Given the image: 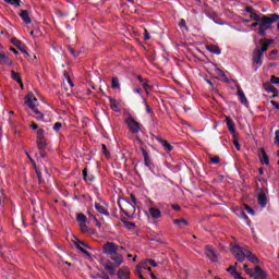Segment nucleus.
I'll use <instances>...</instances> for the list:
<instances>
[{
	"label": "nucleus",
	"mask_w": 279,
	"mask_h": 279,
	"mask_svg": "<svg viewBox=\"0 0 279 279\" xmlns=\"http://www.w3.org/2000/svg\"><path fill=\"white\" fill-rule=\"evenodd\" d=\"M277 21H279V15L276 13L264 15L259 24V36H265V34H267V29H271V26L274 23H277Z\"/></svg>",
	"instance_id": "nucleus-1"
},
{
	"label": "nucleus",
	"mask_w": 279,
	"mask_h": 279,
	"mask_svg": "<svg viewBox=\"0 0 279 279\" xmlns=\"http://www.w3.org/2000/svg\"><path fill=\"white\" fill-rule=\"evenodd\" d=\"M247 251V248H243L239 244L231 246V252L235 256L236 260H239V263H243V260H245Z\"/></svg>",
	"instance_id": "nucleus-2"
},
{
	"label": "nucleus",
	"mask_w": 279,
	"mask_h": 279,
	"mask_svg": "<svg viewBox=\"0 0 279 279\" xmlns=\"http://www.w3.org/2000/svg\"><path fill=\"white\" fill-rule=\"evenodd\" d=\"M125 123L130 132H132V134H138L141 132V124L136 120H134V118L132 117L126 118Z\"/></svg>",
	"instance_id": "nucleus-3"
},
{
	"label": "nucleus",
	"mask_w": 279,
	"mask_h": 279,
	"mask_svg": "<svg viewBox=\"0 0 279 279\" xmlns=\"http://www.w3.org/2000/svg\"><path fill=\"white\" fill-rule=\"evenodd\" d=\"M100 265L108 271L110 276H114L117 274V268L112 262L106 258H100Z\"/></svg>",
	"instance_id": "nucleus-4"
},
{
	"label": "nucleus",
	"mask_w": 279,
	"mask_h": 279,
	"mask_svg": "<svg viewBox=\"0 0 279 279\" xmlns=\"http://www.w3.org/2000/svg\"><path fill=\"white\" fill-rule=\"evenodd\" d=\"M253 64L256 69H260V66H263V52L260 49H255L253 51Z\"/></svg>",
	"instance_id": "nucleus-5"
},
{
	"label": "nucleus",
	"mask_w": 279,
	"mask_h": 279,
	"mask_svg": "<svg viewBox=\"0 0 279 279\" xmlns=\"http://www.w3.org/2000/svg\"><path fill=\"white\" fill-rule=\"evenodd\" d=\"M205 254L207 258H209V260H211L213 263H217V260H219V254L217 253V251H215V248H213V246H205Z\"/></svg>",
	"instance_id": "nucleus-6"
},
{
	"label": "nucleus",
	"mask_w": 279,
	"mask_h": 279,
	"mask_svg": "<svg viewBox=\"0 0 279 279\" xmlns=\"http://www.w3.org/2000/svg\"><path fill=\"white\" fill-rule=\"evenodd\" d=\"M25 105L28 106L29 109L36 110L38 106V99L34 97V94L28 93L25 97Z\"/></svg>",
	"instance_id": "nucleus-7"
},
{
	"label": "nucleus",
	"mask_w": 279,
	"mask_h": 279,
	"mask_svg": "<svg viewBox=\"0 0 279 279\" xmlns=\"http://www.w3.org/2000/svg\"><path fill=\"white\" fill-rule=\"evenodd\" d=\"M119 250V246L112 242H107L104 246H102V252L104 254H114L117 251Z\"/></svg>",
	"instance_id": "nucleus-8"
},
{
	"label": "nucleus",
	"mask_w": 279,
	"mask_h": 279,
	"mask_svg": "<svg viewBox=\"0 0 279 279\" xmlns=\"http://www.w3.org/2000/svg\"><path fill=\"white\" fill-rule=\"evenodd\" d=\"M140 151L144 156V166L148 169H151V157L149 156V153L145 149V147L141 146Z\"/></svg>",
	"instance_id": "nucleus-9"
},
{
	"label": "nucleus",
	"mask_w": 279,
	"mask_h": 279,
	"mask_svg": "<svg viewBox=\"0 0 279 279\" xmlns=\"http://www.w3.org/2000/svg\"><path fill=\"white\" fill-rule=\"evenodd\" d=\"M148 219H160L162 217V211L158 207H149Z\"/></svg>",
	"instance_id": "nucleus-10"
},
{
	"label": "nucleus",
	"mask_w": 279,
	"mask_h": 279,
	"mask_svg": "<svg viewBox=\"0 0 279 279\" xmlns=\"http://www.w3.org/2000/svg\"><path fill=\"white\" fill-rule=\"evenodd\" d=\"M251 278L265 279V278H267V276H265V271H263V268H260V266H256L255 270H253V272H251Z\"/></svg>",
	"instance_id": "nucleus-11"
},
{
	"label": "nucleus",
	"mask_w": 279,
	"mask_h": 279,
	"mask_svg": "<svg viewBox=\"0 0 279 279\" xmlns=\"http://www.w3.org/2000/svg\"><path fill=\"white\" fill-rule=\"evenodd\" d=\"M145 265H151V267H158V264L154 259H144L140 263V265L136 267L137 274H141V268L145 267Z\"/></svg>",
	"instance_id": "nucleus-12"
},
{
	"label": "nucleus",
	"mask_w": 279,
	"mask_h": 279,
	"mask_svg": "<svg viewBox=\"0 0 279 279\" xmlns=\"http://www.w3.org/2000/svg\"><path fill=\"white\" fill-rule=\"evenodd\" d=\"M238 96L240 97V104H242L243 106H250V101L247 100L245 93L243 92V89H241L240 86H238Z\"/></svg>",
	"instance_id": "nucleus-13"
},
{
	"label": "nucleus",
	"mask_w": 279,
	"mask_h": 279,
	"mask_svg": "<svg viewBox=\"0 0 279 279\" xmlns=\"http://www.w3.org/2000/svg\"><path fill=\"white\" fill-rule=\"evenodd\" d=\"M226 121H227V128L229 132H231L234 136V134H236V125L234 124L232 119H230V117H226Z\"/></svg>",
	"instance_id": "nucleus-14"
},
{
	"label": "nucleus",
	"mask_w": 279,
	"mask_h": 279,
	"mask_svg": "<svg viewBox=\"0 0 279 279\" xmlns=\"http://www.w3.org/2000/svg\"><path fill=\"white\" fill-rule=\"evenodd\" d=\"M95 208L97 211L100 213V215H105L106 217H110V211H108V208H106V206L99 204V203H95Z\"/></svg>",
	"instance_id": "nucleus-15"
},
{
	"label": "nucleus",
	"mask_w": 279,
	"mask_h": 279,
	"mask_svg": "<svg viewBox=\"0 0 279 279\" xmlns=\"http://www.w3.org/2000/svg\"><path fill=\"white\" fill-rule=\"evenodd\" d=\"M257 202L262 208L267 206V195H265V192H262L257 195Z\"/></svg>",
	"instance_id": "nucleus-16"
},
{
	"label": "nucleus",
	"mask_w": 279,
	"mask_h": 279,
	"mask_svg": "<svg viewBox=\"0 0 279 279\" xmlns=\"http://www.w3.org/2000/svg\"><path fill=\"white\" fill-rule=\"evenodd\" d=\"M259 160L262 165H269V156H267L265 148H260Z\"/></svg>",
	"instance_id": "nucleus-17"
},
{
	"label": "nucleus",
	"mask_w": 279,
	"mask_h": 279,
	"mask_svg": "<svg viewBox=\"0 0 279 279\" xmlns=\"http://www.w3.org/2000/svg\"><path fill=\"white\" fill-rule=\"evenodd\" d=\"M20 16H21L22 21H24V23H26V25H29V23H32V19L29 17V12L27 10H22L20 12Z\"/></svg>",
	"instance_id": "nucleus-18"
},
{
	"label": "nucleus",
	"mask_w": 279,
	"mask_h": 279,
	"mask_svg": "<svg viewBox=\"0 0 279 279\" xmlns=\"http://www.w3.org/2000/svg\"><path fill=\"white\" fill-rule=\"evenodd\" d=\"M263 17H260V15H258L255 11L253 13L250 14V19H244L243 23H252V21H262Z\"/></svg>",
	"instance_id": "nucleus-19"
},
{
	"label": "nucleus",
	"mask_w": 279,
	"mask_h": 279,
	"mask_svg": "<svg viewBox=\"0 0 279 279\" xmlns=\"http://www.w3.org/2000/svg\"><path fill=\"white\" fill-rule=\"evenodd\" d=\"M76 247L77 250H80V252H82L83 254H86V256H90V253L84 248V247L88 248V245L84 244V242L77 241Z\"/></svg>",
	"instance_id": "nucleus-20"
},
{
	"label": "nucleus",
	"mask_w": 279,
	"mask_h": 279,
	"mask_svg": "<svg viewBox=\"0 0 279 279\" xmlns=\"http://www.w3.org/2000/svg\"><path fill=\"white\" fill-rule=\"evenodd\" d=\"M0 64H8V66H12V60L5 53L0 52Z\"/></svg>",
	"instance_id": "nucleus-21"
},
{
	"label": "nucleus",
	"mask_w": 279,
	"mask_h": 279,
	"mask_svg": "<svg viewBox=\"0 0 279 279\" xmlns=\"http://www.w3.org/2000/svg\"><path fill=\"white\" fill-rule=\"evenodd\" d=\"M158 143H160V145H162V147L166 149V151H173V146H171V144H169V142H167L166 140L162 138H157Z\"/></svg>",
	"instance_id": "nucleus-22"
},
{
	"label": "nucleus",
	"mask_w": 279,
	"mask_h": 279,
	"mask_svg": "<svg viewBox=\"0 0 279 279\" xmlns=\"http://www.w3.org/2000/svg\"><path fill=\"white\" fill-rule=\"evenodd\" d=\"M207 50H208L210 53H215L216 56H221V48H219V46L209 45V46L207 47Z\"/></svg>",
	"instance_id": "nucleus-23"
},
{
	"label": "nucleus",
	"mask_w": 279,
	"mask_h": 279,
	"mask_svg": "<svg viewBox=\"0 0 279 279\" xmlns=\"http://www.w3.org/2000/svg\"><path fill=\"white\" fill-rule=\"evenodd\" d=\"M64 81H63V86H65V90H69V88H73V86H75L73 84V81H71V77L68 76L66 74H64Z\"/></svg>",
	"instance_id": "nucleus-24"
},
{
	"label": "nucleus",
	"mask_w": 279,
	"mask_h": 279,
	"mask_svg": "<svg viewBox=\"0 0 279 279\" xmlns=\"http://www.w3.org/2000/svg\"><path fill=\"white\" fill-rule=\"evenodd\" d=\"M111 260L113 262V266H116V269L121 267L122 263H123V257L122 256H114L111 257Z\"/></svg>",
	"instance_id": "nucleus-25"
},
{
	"label": "nucleus",
	"mask_w": 279,
	"mask_h": 279,
	"mask_svg": "<svg viewBox=\"0 0 279 279\" xmlns=\"http://www.w3.org/2000/svg\"><path fill=\"white\" fill-rule=\"evenodd\" d=\"M264 88L266 93H278V89H276V87H274L269 82L264 83Z\"/></svg>",
	"instance_id": "nucleus-26"
},
{
	"label": "nucleus",
	"mask_w": 279,
	"mask_h": 279,
	"mask_svg": "<svg viewBox=\"0 0 279 279\" xmlns=\"http://www.w3.org/2000/svg\"><path fill=\"white\" fill-rule=\"evenodd\" d=\"M111 88H113V90H119L121 88V83H119L118 77L111 78Z\"/></svg>",
	"instance_id": "nucleus-27"
},
{
	"label": "nucleus",
	"mask_w": 279,
	"mask_h": 279,
	"mask_svg": "<svg viewBox=\"0 0 279 279\" xmlns=\"http://www.w3.org/2000/svg\"><path fill=\"white\" fill-rule=\"evenodd\" d=\"M118 278L119 279H130V270H119L118 271Z\"/></svg>",
	"instance_id": "nucleus-28"
},
{
	"label": "nucleus",
	"mask_w": 279,
	"mask_h": 279,
	"mask_svg": "<svg viewBox=\"0 0 279 279\" xmlns=\"http://www.w3.org/2000/svg\"><path fill=\"white\" fill-rule=\"evenodd\" d=\"M11 78L17 84H22L23 80L21 78V74L16 73L14 70L11 71Z\"/></svg>",
	"instance_id": "nucleus-29"
},
{
	"label": "nucleus",
	"mask_w": 279,
	"mask_h": 279,
	"mask_svg": "<svg viewBox=\"0 0 279 279\" xmlns=\"http://www.w3.org/2000/svg\"><path fill=\"white\" fill-rule=\"evenodd\" d=\"M227 271L231 272V276H233V278L235 279H243V277H241V275L236 272V268H234L233 266L229 267Z\"/></svg>",
	"instance_id": "nucleus-30"
},
{
	"label": "nucleus",
	"mask_w": 279,
	"mask_h": 279,
	"mask_svg": "<svg viewBox=\"0 0 279 279\" xmlns=\"http://www.w3.org/2000/svg\"><path fill=\"white\" fill-rule=\"evenodd\" d=\"M246 258L250 260V263H254L255 265L258 264V257L253 255L250 250L246 252Z\"/></svg>",
	"instance_id": "nucleus-31"
},
{
	"label": "nucleus",
	"mask_w": 279,
	"mask_h": 279,
	"mask_svg": "<svg viewBox=\"0 0 279 279\" xmlns=\"http://www.w3.org/2000/svg\"><path fill=\"white\" fill-rule=\"evenodd\" d=\"M142 87L144 88L146 95H149V93H151V85H149V81H143Z\"/></svg>",
	"instance_id": "nucleus-32"
},
{
	"label": "nucleus",
	"mask_w": 279,
	"mask_h": 279,
	"mask_svg": "<svg viewBox=\"0 0 279 279\" xmlns=\"http://www.w3.org/2000/svg\"><path fill=\"white\" fill-rule=\"evenodd\" d=\"M110 106L113 112H119V102L116 99L110 98Z\"/></svg>",
	"instance_id": "nucleus-33"
},
{
	"label": "nucleus",
	"mask_w": 279,
	"mask_h": 279,
	"mask_svg": "<svg viewBox=\"0 0 279 279\" xmlns=\"http://www.w3.org/2000/svg\"><path fill=\"white\" fill-rule=\"evenodd\" d=\"M259 45H262V49H259V51L262 53H265V51H267V49H269V46L267 43H265V39H260Z\"/></svg>",
	"instance_id": "nucleus-34"
},
{
	"label": "nucleus",
	"mask_w": 279,
	"mask_h": 279,
	"mask_svg": "<svg viewBox=\"0 0 279 279\" xmlns=\"http://www.w3.org/2000/svg\"><path fill=\"white\" fill-rule=\"evenodd\" d=\"M76 220H77L78 225L80 223H86L87 218L84 214H78V215H76Z\"/></svg>",
	"instance_id": "nucleus-35"
},
{
	"label": "nucleus",
	"mask_w": 279,
	"mask_h": 279,
	"mask_svg": "<svg viewBox=\"0 0 279 279\" xmlns=\"http://www.w3.org/2000/svg\"><path fill=\"white\" fill-rule=\"evenodd\" d=\"M37 147L38 149H45V147H47V143L45 142V138L37 140Z\"/></svg>",
	"instance_id": "nucleus-36"
},
{
	"label": "nucleus",
	"mask_w": 279,
	"mask_h": 279,
	"mask_svg": "<svg viewBox=\"0 0 279 279\" xmlns=\"http://www.w3.org/2000/svg\"><path fill=\"white\" fill-rule=\"evenodd\" d=\"M33 112H35V114L37 116L36 119L37 121H45V116L43 114V112L38 111V110H33Z\"/></svg>",
	"instance_id": "nucleus-37"
},
{
	"label": "nucleus",
	"mask_w": 279,
	"mask_h": 279,
	"mask_svg": "<svg viewBox=\"0 0 279 279\" xmlns=\"http://www.w3.org/2000/svg\"><path fill=\"white\" fill-rule=\"evenodd\" d=\"M124 228H126V230H134V228H136V225L134 222L124 221Z\"/></svg>",
	"instance_id": "nucleus-38"
},
{
	"label": "nucleus",
	"mask_w": 279,
	"mask_h": 279,
	"mask_svg": "<svg viewBox=\"0 0 279 279\" xmlns=\"http://www.w3.org/2000/svg\"><path fill=\"white\" fill-rule=\"evenodd\" d=\"M5 3H10V5H16V8H19V5H21V0H4Z\"/></svg>",
	"instance_id": "nucleus-39"
},
{
	"label": "nucleus",
	"mask_w": 279,
	"mask_h": 279,
	"mask_svg": "<svg viewBox=\"0 0 279 279\" xmlns=\"http://www.w3.org/2000/svg\"><path fill=\"white\" fill-rule=\"evenodd\" d=\"M142 99H143L144 106L146 107L147 114H151V108L149 107V104H147V100L145 98H142Z\"/></svg>",
	"instance_id": "nucleus-40"
},
{
	"label": "nucleus",
	"mask_w": 279,
	"mask_h": 279,
	"mask_svg": "<svg viewBox=\"0 0 279 279\" xmlns=\"http://www.w3.org/2000/svg\"><path fill=\"white\" fill-rule=\"evenodd\" d=\"M52 130L54 132H59L60 130H62V123H60V122L54 123L52 126Z\"/></svg>",
	"instance_id": "nucleus-41"
},
{
	"label": "nucleus",
	"mask_w": 279,
	"mask_h": 279,
	"mask_svg": "<svg viewBox=\"0 0 279 279\" xmlns=\"http://www.w3.org/2000/svg\"><path fill=\"white\" fill-rule=\"evenodd\" d=\"M43 138H45V130L39 129L37 131V140H43Z\"/></svg>",
	"instance_id": "nucleus-42"
},
{
	"label": "nucleus",
	"mask_w": 279,
	"mask_h": 279,
	"mask_svg": "<svg viewBox=\"0 0 279 279\" xmlns=\"http://www.w3.org/2000/svg\"><path fill=\"white\" fill-rule=\"evenodd\" d=\"M215 72L217 75H219V77H226V72H223L221 69L216 68Z\"/></svg>",
	"instance_id": "nucleus-43"
},
{
	"label": "nucleus",
	"mask_w": 279,
	"mask_h": 279,
	"mask_svg": "<svg viewBox=\"0 0 279 279\" xmlns=\"http://www.w3.org/2000/svg\"><path fill=\"white\" fill-rule=\"evenodd\" d=\"M11 43H12V45H14V47H21V45H22L21 40L16 39V38H12Z\"/></svg>",
	"instance_id": "nucleus-44"
},
{
	"label": "nucleus",
	"mask_w": 279,
	"mask_h": 279,
	"mask_svg": "<svg viewBox=\"0 0 279 279\" xmlns=\"http://www.w3.org/2000/svg\"><path fill=\"white\" fill-rule=\"evenodd\" d=\"M78 226H80L82 232H87L88 231V227L86 226V222H81Z\"/></svg>",
	"instance_id": "nucleus-45"
},
{
	"label": "nucleus",
	"mask_w": 279,
	"mask_h": 279,
	"mask_svg": "<svg viewBox=\"0 0 279 279\" xmlns=\"http://www.w3.org/2000/svg\"><path fill=\"white\" fill-rule=\"evenodd\" d=\"M244 209L248 213V215H255L254 209H252V207L248 205H244Z\"/></svg>",
	"instance_id": "nucleus-46"
},
{
	"label": "nucleus",
	"mask_w": 279,
	"mask_h": 279,
	"mask_svg": "<svg viewBox=\"0 0 279 279\" xmlns=\"http://www.w3.org/2000/svg\"><path fill=\"white\" fill-rule=\"evenodd\" d=\"M89 217H92V219H94V220L96 221V226H97L98 228H101V222H99V220H97V217H95V215H93V214L89 213Z\"/></svg>",
	"instance_id": "nucleus-47"
},
{
	"label": "nucleus",
	"mask_w": 279,
	"mask_h": 279,
	"mask_svg": "<svg viewBox=\"0 0 279 279\" xmlns=\"http://www.w3.org/2000/svg\"><path fill=\"white\" fill-rule=\"evenodd\" d=\"M270 82H271V84H279V77L272 75V76L270 77Z\"/></svg>",
	"instance_id": "nucleus-48"
},
{
	"label": "nucleus",
	"mask_w": 279,
	"mask_h": 279,
	"mask_svg": "<svg viewBox=\"0 0 279 279\" xmlns=\"http://www.w3.org/2000/svg\"><path fill=\"white\" fill-rule=\"evenodd\" d=\"M219 160H220V159H219L218 156L210 158V162H213V165H219Z\"/></svg>",
	"instance_id": "nucleus-49"
},
{
	"label": "nucleus",
	"mask_w": 279,
	"mask_h": 279,
	"mask_svg": "<svg viewBox=\"0 0 279 279\" xmlns=\"http://www.w3.org/2000/svg\"><path fill=\"white\" fill-rule=\"evenodd\" d=\"M244 271H246L248 276H252V272L254 271V269H251L247 265H244Z\"/></svg>",
	"instance_id": "nucleus-50"
},
{
	"label": "nucleus",
	"mask_w": 279,
	"mask_h": 279,
	"mask_svg": "<svg viewBox=\"0 0 279 279\" xmlns=\"http://www.w3.org/2000/svg\"><path fill=\"white\" fill-rule=\"evenodd\" d=\"M275 144L279 145V131L275 132Z\"/></svg>",
	"instance_id": "nucleus-51"
},
{
	"label": "nucleus",
	"mask_w": 279,
	"mask_h": 279,
	"mask_svg": "<svg viewBox=\"0 0 279 279\" xmlns=\"http://www.w3.org/2000/svg\"><path fill=\"white\" fill-rule=\"evenodd\" d=\"M245 12H247V14H254V8H252V7H246L245 8Z\"/></svg>",
	"instance_id": "nucleus-52"
},
{
	"label": "nucleus",
	"mask_w": 279,
	"mask_h": 279,
	"mask_svg": "<svg viewBox=\"0 0 279 279\" xmlns=\"http://www.w3.org/2000/svg\"><path fill=\"white\" fill-rule=\"evenodd\" d=\"M35 171H36V173H37L38 180H41V179H43V173L38 170V167H37V166H36V168H35Z\"/></svg>",
	"instance_id": "nucleus-53"
},
{
	"label": "nucleus",
	"mask_w": 279,
	"mask_h": 279,
	"mask_svg": "<svg viewBox=\"0 0 279 279\" xmlns=\"http://www.w3.org/2000/svg\"><path fill=\"white\" fill-rule=\"evenodd\" d=\"M27 158L31 160L34 169H36V161L33 160L32 156H29V154H26Z\"/></svg>",
	"instance_id": "nucleus-54"
},
{
	"label": "nucleus",
	"mask_w": 279,
	"mask_h": 279,
	"mask_svg": "<svg viewBox=\"0 0 279 279\" xmlns=\"http://www.w3.org/2000/svg\"><path fill=\"white\" fill-rule=\"evenodd\" d=\"M144 36H145V40H149V38H151L147 29L144 31Z\"/></svg>",
	"instance_id": "nucleus-55"
},
{
	"label": "nucleus",
	"mask_w": 279,
	"mask_h": 279,
	"mask_svg": "<svg viewBox=\"0 0 279 279\" xmlns=\"http://www.w3.org/2000/svg\"><path fill=\"white\" fill-rule=\"evenodd\" d=\"M233 145H234V147H235L238 150L241 149V144H239L238 141H234V142H233Z\"/></svg>",
	"instance_id": "nucleus-56"
},
{
	"label": "nucleus",
	"mask_w": 279,
	"mask_h": 279,
	"mask_svg": "<svg viewBox=\"0 0 279 279\" xmlns=\"http://www.w3.org/2000/svg\"><path fill=\"white\" fill-rule=\"evenodd\" d=\"M173 223H175V226H179L180 228H182L181 219H174Z\"/></svg>",
	"instance_id": "nucleus-57"
},
{
	"label": "nucleus",
	"mask_w": 279,
	"mask_h": 279,
	"mask_svg": "<svg viewBox=\"0 0 279 279\" xmlns=\"http://www.w3.org/2000/svg\"><path fill=\"white\" fill-rule=\"evenodd\" d=\"M270 104L277 109L279 110V104L276 102L275 100H271Z\"/></svg>",
	"instance_id": "nucleus-58"
},
{
	"label": "nucleus",
	"mask_w": 279,
	"mask_h": 279,
	"mask_svg": "<svg viewBox=\"0 0 279 279\" xmlns=\"http://www.w3.org/2000/svg\"><path fill=\"white\" fill-rule=\"evenodd\" d=\"M179 25H180V27H186V21L185 20H181Z\"/></svg>",
	"instance_id": "nucleus-59"
},
{
	"label": "nucleus",
	"mask_w": 279,
	"mask_h": 279,
	"mask_svg": "<svg viewBox=\"0 0 279 279\" xmlns=\"http://www.w3.org/2000/svg\"><path fill=\"white\" fill-rule=\"evenodd\" d=\"M143 269H145L146 271H151V267H147V265L141 268V274H143Z\"/></svg>",
	"instance_id": "nucleus-60"
},
{
	"label": "nucleus",
	"mask_w": 279,
	"mask_h": 279,
	"mask_svg": "<svg viewBox=\"0 0 279 279\" xmlns=\"http://www.w3.org/2000/svg\"><path fill=\"white\" fill-rule=\"evenodd\" d=\"M31 128L32 130H38V124H36L35 122H32Z\"/></svg>",
	"instance_id": "nucleus-61"
},
{
	"label": "nucleus",
	"mask_w": 279,
	"mask_h": 279,
	"mask_svg": "<svg viewBox=\"0 0 279 279\" xmlns=\"http://www.w3.org/2000/svg\"><path fill=\"white\" fill-rule=\"evenodd\" d=\"M264 40L266 44H268V47H269V45H272V43H274V39H264Z\"/></svg>",
	"instance_id": "nucleus-62"
},
{
	"label": "nucleus",
	"mask_w": 279,
	"mask_h": 279,
	"mask_svg": "<svg viewBox=\"0 0 279 279\" xmlns=\"http://www.w3.org/2000/svg\"><path fill=\"white\" fill-rule=\"evenodd\" d=\"M182 223H183V226H189V221H186V219H181V226H182Z\"/></svg>",
	"instance_id": "nucleus-63"
},
{
	"label": "nucleus",
	"mask_w": 279,
	"mask_h": 279,
	"mask_svg": "<svg viewBox=\"0 0 279 279\" xmlns=\"http://www.w3.org/2000/svg\"><path fill=\"white\" fill-rule=\"evenodd\" d=\"M241 217H242V219H250L248 217H247V215L245 214V213H241Z\"/></svg>",
	"instance_id": "nucleus-64"
}]
</instances>
